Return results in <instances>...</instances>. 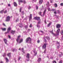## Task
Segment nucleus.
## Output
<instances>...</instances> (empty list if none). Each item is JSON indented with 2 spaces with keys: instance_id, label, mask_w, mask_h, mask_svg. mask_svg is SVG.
Segmentation results:
<instances>
[{
  "instance_id": "nucleus-1",
  "label": "nucleus",
  "mask_w": 63,
  "mask_h": 63,
  "mask_svg": "<svg viewBox=\"0 0 63 63\" xmlns=\"http://www.w3.org/2000/svg\"><path fill=\"white\" fill-rule=\"evenodd\" d=\"M20 35H19L18 36L17 38L16 39V41L17 43L18 44L21 43V42H22V41H23V39H20Z\"/></svg>"
},
{
  "instance_id": "nucleus-2",
  "label": "nucleus",
  "mask_w": 63,
  "mask_h": 63,
  "mask_svg": "<svg viewBox=\"0 0 63 63\" xmlns=\"http://www.w3.org/2000/svg\"><path fill=\"white\" fill-rule=\"evenodd\" d=\"M31 39L30 37L27 38L26 40V43H31Z\"/></svg>"
},
{
  "instance_id": "nucleus-3",
  "label": "nucleus",
  "mask_w": 63,
  "mask_h": 63,
  "mask_svg": "<svg viewBox=\"0 0 63 63\" xmlns=\"http://www.w3.org/2000/svg\"><path fill=\"white\" fill-rule=\"evenodd\" d=\"M18 1L19 2V5H20V2L23 3L24 4H26V2L25 0L22 1L21 0H18Z\"/></svg>"
},
{
  "instance_id": "nucleus-4",
  "label": "nucleus",
  "mask_w": 63,
  "mask_h": 63,
  "mask_svg": "<svg viewBox=\"0 0 63 63\" xmlns=\"http://www.w3.org/2000/svg\"><path fill=\"white\" fill-rule=\"evenodd\" d=\"M46 9L44 11V12H43V15H41V14H42V12H40L39 13V15L41 16H44L45 15V13H46Z\"/></svg>"
},
{
  "instance_id": "nucleus-5",
  "label": "nucleus",
  "mask_w": 63,
  "mask_h": 63,
  "mask_svg": "<svg viewBox=\"0 0 63 63\" xmlns=\"http://www.w3.org/2000/svg\"><path fill=\"white\" fill-rule=\"evenodd\" d=\"M10 20V17L8 16L6 17L5 21H9Z\"/></svg>"
},
{
  "instance_id": "nucleus-6",
  "label": "nucleus",
  "mask_w": 63,
  "mask_h": 63,
  "mask_svg": "<svg viewBox=\"0 0 63 63\" xmlns=\"http://www.w3.org/2000/svg\"><path fill=\"white\" fill-rule=\"evenodd\" d=\"M40 24L41 22H40V21H38V23H37V25H36L37 27H38L39 28H40V26L39 24Z\"/></svg>"
},
{
  "instance_id": "nucleus-7",
  "label": "nucleus",
  "mask_w": 63,
  "mask_h": 63,
  "mask_svg": "<svg viewBox=\"0 0 63 63\" xmlns=\"http://www.w3.org/2000/svg\"><path fill=\"white\" fill-rule=\"evenodd\" d=\"M26 57L27 59H28V60L27 59V61H29V54H27V55L26 56Z\"/></svg>"
},
{
  "instance_id": "nucleus-8",
  "label": "nucleus",
  "mask_w": 63,
  "mask_h": 63,
  "mask_svg": "<svg viewBox=\"0 0 63 63\" xmlns=\"http://www.w3.org/2000/svg\"><path fill=\"white\" fill-rule=\"evenodd\" d=\"M10 30L11 28H8V29L7 32H6L5 33V34H7L9 33V32H10Z\"/></svg>"
},
{
  "instance_id": "nucleus-9",
  "label": "nucleus",
  "mask_w": 63,
  "mask_h": 63,
  "mask_svg": "<svg viewBox=\"0 0 63 63\" xmlns=\"http://www.w3.org/2000/svg\"><path fill=\"white\" fill-rule=\"evenodd\" d=\"M47 45V43H45L44 44V45H43L42 48H45L46 49V46Z\"/></svg>"
},
{
  "instance_id": "nucleus-10",
  "label": "nucleus",
  "mask_w": 63,
  "mask_h": 63,
  "mask_svg": "<svg viewBox=\"0 0 63 63\" xmlns=\"http://www.w3.org/2000/svg\"><path fill=\"white\" fill-rule=\"evenodd\" d=\"M34 19H36L37 20H40V17H35L34 18Z\"/></svg>"
},
{
  "instance_id": "nucleus-11",
  "label": "nucleus",
  "mask_w": 63,
  "mask_h": 63,
  "mask_svg": "<svg viewBox=\"0 0 63 63\" xmlns=\"http://www.w3.org/2000/svg\"><path fill=\"white\" fill-rule=\"evenodd\" d=\"M56 27L57 28H60L61 27V25L59 24H57L56 25Z\"/></svg>"
},
{
  "instance_id": "nucleus-12",
  "label": "nucleus",
  "mask_w": 63,
  "mask_h": 63,
  "mask_svg": "<svg viewBox=\"0 0 63 63\" xmlns=\"http://www.w3.org/2000/svg\"><path fill=\"white\" fill-rule=\"evenodd\" d=\"M60 29H58L57 31L56 32V34L58 35L59 34V32L60 31Z\"/></svg>"
},
{
  "instance_id": "nucleus-13",
  "label": "nucleus",
  "mask_w": 63,
  "mask_h": 63,
  "mask_svg": "<svg viewBox=\"0 0 63 63\" xmlns=\"http://www.w3.org/2000/svg\"><path fill=\"white\" fill-rule=\"evenodd\" d=\"M43 2V0H40L39 2V3L40 4H42V3Z\"/></svg>"
},
{
  "instance_id": "nucleus-14",
  "label": "nucleus",
  "mask_w": 63,
  "mask_h": 63,
  "mask_svg": "<svg viewBox=\"0 0 63 63\" xmlns=\"http://www.w3.org/2000/svg\"><path fill=\"white\" fill-rule=\"evenodd\" d=\"M50 33H51L52 34V35H54V36H55V34L53 33V30H52L51 31H50Z\"/></svg>"
},
{
  "instance_id": "nucleus-15",
  "label": "nucleus",
  "mask_w": 63,
  "mask_h": 63,
  "mask_svg": "<svg viewBox=\"0 0 63 63\" xmlns=\"http://www.w3.org/2000/svg\"><path fill=\"white\" fill-rule=\"evenodd\" d=\"M4 41L5 44H6V45H7V40H6V39H4Z\"/></svg>"
},
{
  "instance_id": "nucleus-16",
  "label": "nucleus",
  "mask_w": 63,
  "mask_h": 63,
  "mask_svg": "<svg viewBox=\"0 0 63 63\" xmlns=\"http://www.w3.org/2000/svg\"><path fill=\"white\" fill-rule=\"evenodd\" d=\"M32 14L30 15V16L29 17V21L32 19Z\"/></svg>"
},
{
  "instance_id": "nucleus-17",
  "label": "nucleus",
  "mask_w": 63,
  "mask_h": 63,
  "mask_svg": "<svg viewBox=\"0 0 63 63\" xmlns=\"http://www.w3.org/2000/svg\"><path fill=\"white\" fill-rule=\"evenodd\" d=\"M57 45H58V46H57V48H59V42H57Z\"/></svg>"
},
{
  "instance_id": "nucleus-18",
  "label": "nucleus",
  "mask_w": 63,
  "mask_h": 63,
  "mask_svg": "<svg viewBox=\"0 0 63 63\" xmlns=\"http://www.w3.org/2000/svg\"><path fill=\"white\" fill-rule=\"evenodd\" d=\"M33 52H34V53L35 54H34V55H36L37 53V52L35 50L34 51H33Z\"/></svg>"
},
{
  "instance_id": "nucleus-19",
  "label": "nucleus",
  "mask_w": 63,
  "mask_h": 63,
  "mask_svg": "<svg viewBox=\"0 0 63 63\" xmlns=\"http://www.w3.org/2000/svg\"><path fill=\"white\" fill-rule=\"evenodd\" d=\"M14 5L16 7L17 6V4H16V2H14Z\"/></svg>"
},
{
  "instance_id": "nucleus-20",
  "label": "nucleus",
  "mask_w": 63,
  "mask_h": 63,
  "mask_svg": "<svg viewBox=\"0 0 63 63\" xmlns=\"http://www.w3.org/2000/svg\"><path fill=\"white\" fill-rule=\"evenodd\" d=\"M7 55L8 56V57H9V58H10V57H11V53H9L8 54H7Z\"/></svg>"
},
{
  "instance_id": "nucleus-21",
  "label": "nucleus",
  "mask_w": 63,
  "mask_h": 63,
  "mask_svg": "<svg viewBox=\"0 0 63 63\" xmlns=\"http://www.w3.org/2000/svg\"><path fill=\"white\" fill-rule=\"evenodd\" d=\"M5 59L6 60V62H9V60L7 58H5Z\"/></svg>"
},
{
  "instance_id": "nucleus-22",
  "label": "nucleus",
  "mask_w": 63,
  "mask_h": 63,
  "mask_svg": "<svg viewBox=\"0 0 63 63\" xmlns=\"http://www.w3.org/2000/svg\"><path fill=\"white\" fill-rule=\"evenodd\" d=\"M52 23L51 22H50L49 23L48 25V27H49V26H50V25Z\"/></svg>"
},
{
  "instance_id": "nucleus-23",
  "label": "nucleus",
  "mask_w": 63,
  "mask_h": 63,
  "mask_svg": "<svg viewBox=\"0 0 63 63\" xmlns=\"http://www.w3.org/2000/svg\"><path fill=\"white\" fill-rule=\"evenodd\" d=\"M15 31H12L11 32V33H12V34H14V33H15Z\"/></svg>"
},
{
  "instance_id": "nucleus-24",
  "label": "nucleus",
  "mask_w": 63,
  "mask_h": 63,
  "mask_svg": "<svg viewBox=\"0 0 63 63\" xmlns=\"http://www.w3.org/2000/svg\"><path fill=\"white\" fill-rule=\"evenodd\" d=\"M19 24L20 25V26H19L20 27H22V24Z\"/></svg>"
},
{
  "instance_id": "nucleus-25",
  "label": "nucleus",
  "mask_w": 63,
  "mask_h": 63,
  "mask_svg": "<svg viewBox=\"0 0 63 63\" xmlns=\"http://www.w3.org/2000/svg\"><path fill=\"white\" fill-rule=\"evenodd\" d=\"M2 31H6V28H2Z\"/></svg>"
},
{
  "instance_id": "nucleus-26",
  "label": "nucleus",
  "mask_w": 63,
  "mask_h": 63,
  "mask_svg": "<svg viewBox=\"0 0 63 63\" xmlns=\"http://www.w3.org/2000/svg\"><path fill=\"white\" fill-rule=\"evenodd\" d=\"M63 30H62L61 32V35H63Z\"/></svg>"
},
{
  "instance_id": "nucleus-27",
  "label": "nucleus",
  "mask_w": 63,
  "mask_h": 63,
  "mask_svg": "<svg viewBox=\"0 0 63 63\" xmlns=\"http://www.w3.org/2000/svg\"><path fill=\"white\" fill-rule=\"evenodd\" d=\"M46 39H47V40H49L50 39V38H49V37H46Z\"/></svg>"
},
{
  "instance_id": "nucleus-28",
  "label": "nucleus",
  "mask_w": 63,
  "mask_h": 63,
  "mask_svg": "<svg viewBox=\"0 0 63 63\" xmlns=\"http://www.w3.org/2000/svg\"><path fill=\"white\" fill-rule=\"evenodd\" d=\"M38 60L39 62L40 61H41V59L40 58H39L38 59Z\"/></svg>"
},
{
  "instance_id": "nucleus-29",
  "label": "nucleus",
  "mask_w": 63,
  "mask_h": 63,
  "mask_svg": "<svg viewBox=\"0 0 63 63\" xmlns=\"http://www.w3.org/2000/svg\"><path fill=\"white\" fill-rule=\"evenodd\" d=\"M22 51L23 52V53H25L24 51V50H23V48L22 49Z\"/></svg>"
},
{
  "instance_id": "nucleus-30",
  "label": "nucleus",
  "mask_w": 63,
  "mask_h": 63,
  "mask_svg": "<svg viewBox=\"0 0 63 63\" xmlns=\"http://www.w3.org/2000/svg\"><path fill=\"white\" fill-rule=\"evenodd\" d=\"M48 11H51L50 9L49 8H48Z\"/></svg>"
},
{
  "instance_id": "nucleus-31",
  "label": "nucleus",
  "mask_w": 63,
  "mask_h": 63,
  "mask_svg": "<svg viewBox=\"0 0 63 63\" xmlns=\"http://www.w3.org/2000/svg\"><path fill=\"white\" fill-rule=\"evenodd\" d=\"M54 5L55 7H57V4L55 3Z\"/></svg>"
},
{
  "instance_id": "nucleus-32",
  "label": "nucleus",
  "mask_w": 63,
  "mask_h": 63,
  "mask_svg": "<svg viewBox=\"0 0 63 63\" xmlns=\"http://www.w3.org/2000/svg\"><path fill=\"white\" fill-rule=\"evenodd\" d=\"M21 10H22V8H21L20 9V12H21Z\"/></svg>"
},
{
  "instance_id": "nucleus-33",
  "label": "nucleus",
  "mask_w": 63,
  "mask_h": 63,
  "mask_svg": "<svg viewBox=\"0 0 63 63\" xmlns=\"http://www.w3.org/2000/svg\"><path fill=\"white\" fill-rule=\"evenodd\" d=\"M20 59H21V57H18V61H19V60H20Z\"/></svg>"
},
{
  "instance_id": "nucleus-34",
  "label": "nucleus",
  "mask_w": 63,
  "mask_h": 63,
  "mask_svg": "<svg viewBox=\"0 0 63 63\" xmlns=\"http://www.w3.org/2000/svg\"><path fill=\"white\" fill-rule=\"evenodd\" d=\"M61 53L62 54L61 55H59V57H61V56H62V53Z\"/></svg>"
},
{
  "instance_id": "nucleus-35",
  "label": "nucleus",
  "mask_w": 63,
  "mask_h": 63,
  "mask_svg": "<svg viewBox=\"0 0 63 63\" xmlns=\"http://www.w3.org/2000/svg\"><path fill=\"white\" fill-rule=\"evenodd\" d=\"M7 10H5V11H4V13L5 14H6V13H7Z\"/></svg>"
},
{
  "instance_id": "nucleus-36",
  "label": "nucleus",
  "mask_w": 63,
  "mask_h": 63,
  "mask_svg": "<svg viewBox=\"0 0 63 63\" xmlns=\"http://www.w3.org/2000/svg\"><path fill=\"white\" fill-rule=\"evenodd\" d=\"M6 53H4L3 55V57H4V56H6Z\"/></svg>"
},
{
  "instance_id": "nucleus-37",
  "label": "nucleus",
  "mask_w": 63,
  "mask_h": 63,
  "mask_svg": "<svg viewBox=\"0 0 63 63\" xmlns=\"http://www.w3.org/2000/svg\"><path fill=\"white\" fill-rule=\"evenodd\" d=\"M32 27V24H31L30 26V27Z\"/></svg>"
},
{
  "instance_id": "nucleus-38",
  "label": "nucleus",
  "mask_w": 63,
  "mask_h": 63,
  "mask_svg": "<svg viewBox=\"0 0 63 63\" xmlns=\"http://www.w3.org/2000/svg\"><path fill=\"white\" fill-rule=\"evenodd\" d=\"M30 9H31V7L30 6H29L28 7V9L29 10H30Z\"/></svg>"
},
{
  "instance_id": "nucleus-39",
  "label": "nucleus",
  "mask_w": 63,
  "mask_h": 63,
  "mask_svg": "<svg viewBox=\"0 0 63 63\" xmlns=\"http://www.w3.org/2000/svg\"><path fill=\"white\" fill-rule=\"evenodd\" d=\"M36 8L37 9V10H38V6H36Z\"/></svg>"
},
{
  "instance_id": "nucleus-40",
  "label": "nucleus",
  "mask_w": 63,
  "mask_h": 63,
  "mask_svg": "<svg viewBox=\"0 0 63 63\" xmlns=\"http://www.w3.org/2000/svg\"><path fill=\"white\" fill-rule=\"evenodd\" d=\"M55 9H52L51 10V11H55Z\"/></svg>"
},
{
  "instance_id": "nucleus-41",
  "label": "nucleus",
  "mask_w": 63,
  "mask_h": 63,
  "mask_svg": "<svg viewBox=\"0 0 63 63\" xmlns=\"http://www.w3.org/2000/svg\"><path fill=\"white\" fill-rule=\"evenodd\" d=\"M60 6H63V3H61L60 4Z\"/></svg>"
},
{
  "instance_id": "nucleus-42",
  "label": "nucleus",
  "mask_w": 63,
  "mask_h": 63,
  "mask_svg": "<svg viewBox=\"0 0 63 63\" xmlns=\"http://www.w3.org/2000/svg\"><path fill=\"white\" fill-rule=\"evenodd\" d=\"M44 42H45V43H47V40H46V39H44Z\"/></svg>"
},
{
  "instance_id": "nucleus-43",
  "label": "nucleus",
  "mask_w": 63,
  "mask_h": 63,
  "mask_svg": "<svg viewBox=\"0 0 63 63\" xmlns=\"http://www.w3.org/2000/svg\"><path fill=\"white\" fill-rule=\"evenodd\" d=\"M17 21H18V19L16 20V22H17Z\"/></svg>"
},
{
  "instance_id": "nucleus-44",
  "label": "nucleus",
  "mask_w": 63,
  "mask_h": 63,
  "mask_svg": "<svg viewBox=\"0 0 63 63\" xmlns=\"http://www.w3.org/2000/svg\"><path fill=\"white\" fill-rule=\"evenodd\" d=\"M53 63H56V61H54L53 62Z\"/></svg>"
},
{
  "instance_id": "nucleus-45",
  "label": "nucleus",
  "mask_w": 63,
  "mask_h": 63,
  "mask_svg": "<svg viewBox=\"0 0 63 63\" xmlns=\"http://www.w3.org/2000/svg\"><path fill=\"white\" fill-rule=\"evenodd\" d=\"M25 28L26 29V28H28V26H25Z\"/></svg>"
},
{
  "instance_id": "nucleus-46",
  "label": "nucleus",
  "mask_w": 63,
  "mask_h": 63,
  "mask_svg": "<svg viewBox=\"0 0 63 63\" xmlns=\"http://www.w3.org/2000/svg\"><path fill=\"white\" fill-rule=\"evenodd\" d=\"M50 0V3H52V0Z\"/></svg>"
},
{
  "instance_id": "nucleus-47",
  "label": "nucleus",
  "mask_w": 63,
  "mask_h": 63,
  "mask_svg": "<svg viewBox=\"0 0 63 63\" xmlns=\"http://www.w3.org/2000/svg\"><path fill=\"white\" fill-rule=\"evenodd\" d=\"M8 6L9 7H10L11 6V4H8Z\"/></svg>"
},
{
  "instance_id": "nucleus-48",
  "label": "nucleus",
  "mask_w": 63,
  "mask_h": 63,
  "mask_svg": "<svg viewBox=\"0 0 63 63\" xmlns=\"http://www.w3.org/2000/svg\"><path fill=\"white\" fill-rule=\"evenodd\" d=\"M3 13V10L0 11V13Z\"/></svg>"
},
{
  "instance_id": "nucleus-49",
  "label": "nucleus",
  "mask_w": 63,
  "mask_h": 63,
  "mask_svg": "<svg viewBox=\"0 0 63 63\" xmlns=\"http://www.w3.org/2000/svg\"><path fill=\"white\" fill-rule=\"evenodd\" d=\"M59 63H62V61H60Z\"/></svg>"
},
{
  "instance_id": "nucleus-50",
  "label": "nucleus",
  "mask_w": 63,
  "mask_h": 63,
  "mask_svg": "<svg viewBox=\"0 0 63 63\" xmlns=\"http://www.w3.org/2000/svg\"><path fill=\"white\" fill-rule=\"evenodd\" d=\"M22 14L23 15V14H24V12L23 11L22 12Z\"/></svg>"
},
{
  "instance_id": "nucleus-51",
  "label": "nucleus",
  "mask_w": 63,
  "mask_h": 63,
  "mask_svg": "<svg viewBox=\"0 0 63 63\" xmlns=\"http://www.w3.org/2000/svg\"><path fill=\"white\" fill-rule=\"evenodd\" d=\"M44 22L45 23H47V22H46V20H45L44 21Z\"/></svg>"
},
{
  "instance_id": "nucleus-52",
  "label": "nucleus",
  "mask_w": 63,
  "mask_h": 63,
  "mask_svg": "<svg viewBox=\"0 0 63 63\" xmlns=\"http://www.w3.org/2000/svg\"><path fill=\"white\" fill-rule=\"evenodd\" d=\"M46 49H45V50L44 52V53H46Z\"/></svg>"
},
{
  "instance_id": "nucleus-53",
  "label": "nucleus",
  "mask_w": 63,
  "mask_h": 63,
  "mask_svg": "<svg viewBox=\"0 0 63 63\" xmlns=\"http://www.w3.org/2000/svg\"><path fill=\"white\" fill-rule=\"evenodd\" d=\"M8 37H9V38H11V36H10V35H8Z\"/></svg>"
},
{
  "instance_id": "nucleus-54",
  "label": "nucleus",
  "mask_w": 63,
  "mask_h": 63,
  "mask_svg": "<svg viewBox=\"0 0 63 63\" xmlns=\"http://www.w3.org/2000/svg\"><path fill=\"white\" fill-rule=\"evenodd\" d=\"M48 4H49V2H48L47 4V5H48Z\"/></svg>"
},
{
  "instance_id": "nucleus-55",
  "label": "nucleus",
  "mask_w": 63,
  "mask_h": 63,
  "mask_svg": "<svg viewBox=\"0 0 63 63\" xmlns=\"http://www.w3.org/2000/svg\"><path fill=\"white\" fill-rule=\"evenodd\" d=\"M30 30H31L30 29H29L28 31V32H29V31H30Z\"/></svg>"
},
{
  "instance_id": "nucleus-56",
  "label": "nucleus",
  "mask_w": 63,
  "mask_h": 63,
  "mask_svg": "<svg viewBox=\"0 0 63 63\" xmlns=\"http://www.w3.org/2000/svg\"><path fill=\"white\" fill-rule=\"evenodd\" d=\"M16 49H13V51H16Z\"/></svg>"
},
{
  "instance_id": "nucleus-57",
  "label": "nucleus",
  "mask_w": 63,
  "mask_h": 63,
  "mask_svg": "<svg viewBox=\"0 0 63 63\" xmlns=\"http://www.w3.org/2000/svg\"><path fill=\"white\" fill-rule=\"evenodd\" d=\"M39 42H40V41L38 40L37 41V43H39Z\"/></svg>"
},
{
  "instance_id": "nucleus-58",
  "label": "nucleus",
  "mask_w": 63,
  "mask_h": 63,
  "mask_svg": "<svg viewBox=\"0 0 63 63\" xmlns=\"http://www.w3.org/2000/svg\"><path fill=\"white\" fill-rule=\"evenodd\" d=\"M41 33H43H43H44V32H43L42 31H41Z\"/></svg>"
},
{
  "instance_id": "nucleus-59",
  "label": "nucleus",
  "mask_w": 63,
  "mask_h": 63,
  "mask_svg": "<svg viewBox=\"0 0 63 63\" xmlns=\"http://www.w3.org/2000/svg\"><path fill=\"white\" fill-rule=\"evenodd\" d=\"M54 14H56V12H55L54 13Z\"/></svg>"
},
{
  "instance_id": "nucleus-60",
  "label": "nucleus",
  "mask_w": 63,
  "mask_h": 63,
  "mask_svg": "<svg viewBox=\"0 0 63 63\" xmlns=\"http://www.w3.org/2000/svg\"><path fill=\"white\" fill-rule=\"evenodd\" d=\"M33 1H34V2H36V0H32Z\"/></svg>"
},
{
  "instance_id": "nucleus-61",
  "label": "nucleus",
  "mask_w": 63,
  "mask_h": 63,
  "mask_svg": "<svg viewBox=\"0 0 63 63\" xmlns=\"http://www.w3.org/2000/svg\"><path fill=\"white\" fill-rule=\"evenodd\" d=\"M3 25H4V26H5V24L4 23H3Z\"/></svg>"
},
{
  "instance_id": "nucleus-62",
  "label": "nucleus",
  "mask_w": 63,
  "mask_h": 63,
  "mask_svg": "<svg viewBox=\"0 0 63 63\" xmlns=\"http://www.w3.org/2000/svg\"><path fill=\"white\" fill-rule=\"evenodd\" d=\"M20 49H21V48H20L19 49V50H20Z\"/></svg>"
},
{
  "instance_id": "nucleus-63",
  "label": "nucleus",
  "mask_w": 63,
  "mask_h": 63,
  "mask_svg": "<svg viewBox=\"0 0 63 63\" xmlns=\"http://www.w3.org/2000/svg\"><path fill=\"white\" fill-rule=\"evenodd\" d=\"M47 57H48V58H49V57H48V56H47Z\"/></svg>"
},
{
  "instance_id": "nucleus-64",
  "label": "nucleus",
  "mask_w": 63,
  "mask_h": 63,
  "mask_svg": "<svg viewBox=\"0 0 63 63\" xmlns=\"http://www.w3.org/2000/svg\"><path fill=\"white\" fill-rule=\"evenodd\" d=\"M15 62H16V60H15Z\"/></svg>"
}]
</instances>
